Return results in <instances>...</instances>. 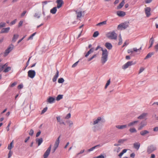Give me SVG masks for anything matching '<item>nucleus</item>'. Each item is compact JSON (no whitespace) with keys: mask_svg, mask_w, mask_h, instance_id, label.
Returning <instances> with one entry per match:
<instances>
[{"mask_svg":"<svg viewBox=\"0 0 158 158\" xmlns=\"http://www.w3.org/2000/svg\"><path fill=\"white\" fill-rule=\"evenodd\" d=\"M31 57H31H29V58H28V60L27 62L26 67H27L28 66V65L29 64L30 60V59Z\"/></svg>","mask_w":158,"mask_h":158,"instance_id":"obj_58","label":"nucleus"},{"mask_svg":"<svg viewBox=\"0 0 158 158\" xmlns=\"http://www.w3.org/2000/svg\"><path fill=\"white\" fill-rule=\"evenodd\" d=\"M144 69V68L143 67H141L140 68V69L139 70V73L140 74L143 72Z\"/></svg>","mask_w":158,"mask_h":158,"instance_id":"obj_51","label":"nucleus"},{"mask_svg":"<svg viewBox=\"0 0 158 158\" xmlns=\"http://www.w3.org/2000/svg\"><path fill=\"white\" fill-rule=\"evenodd\" d=\"M102 120V118L101 117H98L97 119H94L93 122H90V124L91 125H94L92 127V129L94 131H96L98 130V127L95 126V125L98 124Z\"/></svg>","mask_w":158,"mask_h":158,"instance_id":"obj_2","label":"nucleus"},{"mask_svg":"<svg viewBox=\"0 0 158 158\" xmlns=\"http://www.w3.org/2000/svg\"><path fill=\"white\" fill-rule=\"evenodd\" d=\"M23 84H20L18 86V89H19L23 88Z\"/></svg>","mask_w":158,"mask_h":158,"instance_id":"obj_52","label":"nucleus"},{"mask_svg":"<svg viewBox=\"0 0 158 158\" xmlns=\"http://www.w3.org/2000/svg\"><path fill=\"white\" fill-rule=\"evenodd\" d=\"M10 30V27H8L5 28H3L2 29L1 32H0V33H8Z\"/></svg>","mask_w":158,"mask_h":158,"instance_id":"obj_15","label":"nucleus"},{"mask_svg":"<svg viewBox=\"0 0 158 158\" xmlns=\"http://www.w3.org/2000/svg\"><path fill=\"white\" fill-rule=\"evenodd\" d=\"M16 19H15L12 22H11L10 23V24L11 25H13L14 24H15V23H16Z\"/></svg>","mask_w":158,"mask_h":158,"instance_id":"obj_57","label":"nucleus"},{"mask_svg":"<svg viewBox=\"0 0 158 158\" xmlns=\"http://www.w3.org/2000/svg\"><path fill=\"white\" fill-rule=\"evenodd\" d=\"M145 12L147 17H149L151 15V8L149 7H147L144 9Z\"/></svg>","mask_w":158,"mask_h":158,"instance_id":"obj_11","label":"nucleus"},{"mask_svg":"<svg viewBox=\"0 0 158 158\" xmlns=\"http://www.w3.org/2000/svg\"><path fill=\"white\" fill-rule=\"evenodd\" d=\"M153 131H154L156 132L158 131V127H156L154 128Z\"/></svg>","mask_w":158,"mask_h":158,"instance_id":"obj_63","label":"nucleus"},{"mask_svg":"<svg viewBox=\"0 0 158 158\" xmlns=\"http://www.w3.org/2000/svg\"><path fill=\"white\" fill-rule=\"evenodd\" d=\"M17 84V82H14L13 83H12L10 85V86L11 87H13L14 86H15Z\"/></svg>","mask_w":158,"mask_h":158,"instance_id":"obj_59","label":"nucleus"},{"mask_svg":"<svg viewBox=\"0 0 158 158\" xmlns=\"http://www.w3.org/2000/svg\"><path fill=\"white\" fill-rule=\"evenodd\" d=\"M36 34V32H35L32 34L31 35H30L29 38L27 39V40H32L33 39V37Z\"/></svg>","mask_w":158,"mask_h":158,"instance_id":"obj_38","label":"nucleus"},{"mask_svg":"<svg viewBox=\"0 0 158 158\" xmlns=\"http://www.w3.org/2000/svg\"><path fill=\"white\" fill-rule=\"evenodd\" d=\"M154 54V53L153 52H150L148 53L144 58V59L146 60L148 58L151 57Z\"/></svg>","mask_w":158,"mask_h":158,"instance_id":"obj_32","label":"nucleus"},{"mask_svg":"<svg viewBox=\"0 0 158 158\" xmlns=\"http://www.w3.org/2000/svg\"><path fill=\"white\" fill-rule=\"evenodd\" d=\"M55 100V98L50 97L48 99V102L49 103H53Z\"/></svg>","mask_w":158,"mask_h":158,"instance_id":"obj_22","label":"nucleus"},{"mask_svg":"<svg viewBox=\"0 0 158 158\" xmlns=\"http://www.w3.org/2000/svg\"><path fill=\"white\" fill-rule=\"evenodd\" d=\"M64 81V80L63 78H60L58 79V82L59 83H62Z\"/></svg>","mask_w":158,"mask_h":158,"instance_id":"obj_42","label":"nucleus"},{"mask_svg":"<svg viewBox=\"0 0 158 158\" xmlns=\"http://www.w3.org/2000/svg\"><path fill=\"white\" fill-rule=\"evenodd\" d=\"M47 107H45L42 110L41 113L42 114L44 113L45 112H46L47 111Z\"/></svg>","mask_w":158,"mask_h":158,"instance_id":"obj_55","label":"nucleus"},{"mask_svg":"<svg viewBox=\"0 0 158 158\" xmlns=\"http://www.w3.org/2000/svg\"><path fill=\"white\" fill-rule=\"evenodd\" d=\"M135 63H133L132 61H129L124 64L122 67V68L123 69H125L127 68L129 66L132 65H134Z\"/></svg>","mask_w":158,"mask_h":158,"instance_id":"obj_6","label":"nucleus"},{"mask_svg":"<svg viewBox=\"0 0 158 158\" xmlns=\"http://www.w3.org/2000/svg\"><path fill=\"white\" fill-rule=\"evenodd\" d=\"M130 132L131 133H136L137 132V130L134 127L130 128L129 129Z\"/></svg>","mask_w":158,"mask_h":158,"instance_id":"obj_36","label":"nucleus"},{"mask_svg":"<svg viewBox=\"0 0 158 158\" xmlns=\"http://www.w3.org/2000/svg\"><path fill=\"white\" fill-rule=\"evenodd\" d=\"M97 56V55L96 54H94V55H93L91 58H89L88 60V61H91V60H92L93 58H94L95 57H96Z\"/></svg>","mask_w":158,"mask_h":158,"instance_id":"obj_47","label":"nucleus"},{"mask_svg":"<svg viewBox=\"0 0 158 158\" xmlns=\"http://www.w3.org/2000/svg\"><path fill=\"white\" fill-rule=\"evenodd\" d=\"M96 158H104V156L103 155L101 154L99 156H97Z\"/></svg>","mask_w":158,"mask_h":158,"instance_id":"obj_60","label":"nucleus"},{"mask_svg":"<svg viewBox=\"0 0 158 158\" xmlns=\"http://www.w3.org/2000/svg\"><path fill=\"white\" fill-rule=\"evenodd\" d=\"M156 148L155 146L153 145H151L148 147L147 152L149 153H150L156 150Z\"/></svg>","mask_w":158,"mask_h":158,"instance_id":"obj_8","label":"nucleus"},{"mask_svg":"<svg viewBox=\"0 0 158 158\" xmlns=\"http://www.w3.org/2000/svg\"><path fill=\"white\" fill-rule=\"evenodd\" d=\"M121 150V148L120 147H118L116 149L114 150V151H116L117 153H118Z\"/></svg>","mask_w":158,"mask_h":158,"instance_id":"obj_49","label":"nucleus"},{"mask_svg":"<svg viewBox=\"0 0 158 158\" xmlns=\"http://www.w3.org/2000/svg\"><path fill=\"white\" fill-rule=\"evenodd\" d=\"M149 133V132L147 130H143L140 132V134L143 136Z\"/></svg>","mask_w":158,"mask_h":158,"instance_id":"obj_30","label":"nucleus"},{"mask_svg":"<svg viewBox=\"0 0 158 158\" xmlns=\"http://www.w3.org/2000/svg\"><path fill=\"white\" fill-rule=\"evenodd\" d=\"M107 36L111 40H116L117 38V35L114 31L108 33Z\"/></svg>","mask_w":158,"mask_h":158,"instance_id":"obj_3","label":"nucleus"},{"mask_svg":"<svg viewBox=\"0 0 158 158\" xmlns=\"http://www.w3.org/2000/svg\"><path fill=\"white\" fill-rule=\"evenodd\" d=\"M133 50L132 49H128V50H127V52L128 53H131V54H132L133 52Z\"/></svg>","mask_w":158,"mask_h":158,"instance_id":"obj_50","label":"nucleus"},{"mask_svg":"<svg viewBox=\"0 0 158 158\" xmlns=\"http://www.w3.org/2000/svg\"><path fill=\"white\" fill-rule=\"evenodd\" d=\"M34 17L35 18H37L38 19H39L40 17V15L38 13H35L34 14Z\"/></svg>","mask_w":158,"mask_h":158,"instance_id":"obj_44","label":"nucleus"},{"mask_svg":"<svg viewBox=\"0 0 158 158\" xmlns=\"http://www.w3.org/2000/svg\"><path fill=\"white\" fill-rule=\"evenodd\" d=\"M100 147V145H97L94 146L92 147V148L89 149H88V151L89 152L92 151H93L94 149H95L96 148Z\"/></svg>","mask_w":158,"mask_h":158,"instance_id":"obj_25","label":"nucleus"},{"mask_svg":"<svg viewBox=\"0 0 158 158\" xmlns=\"http://www.w3.org/2000/svg\"><path fill=\"white\" fill-rule=\"evenodd\" d=\"M139 122V121L138 120L131 122L128 124V126L129 127L134 126L136 125Z\"/></svg>","mask_w":158,"mask_h":158,"instance_id":"obj_17","label":"nucleus"},{"mask_svg":"<svg viewBox=\"0 0 158 158\" xmlns=\"http://www.w3.org/2000/svg\"><path fill=\"white\" fill-rule=\"evenodd\" d=\"M51 149V145L49 147L44 155V158H46L49 156Z\"/></svg>","mask_w":158,"mask_h":158,"instance_id":"obj_9","label":"nucleus"},{"mask_svg":"<svg viewBox=\"0 0 158 158\" xmlns=\"http://www.w3.org/2000/svg\"><path fill=\"white\" fill-rule=\"evenodd\" d=\"M7 63H6L5 64L3 65L2 66V67L0 68V71L1 72L3 70V69H4V68L5 67L7 66Z\"/></svg>","mask_w":158,"mask_h":158,"instance_id":"obj_46","label":"nucleus"},{"mask_svg":"<svg viewBox=\"0 0 158 158\" xmlns=\"http://www.w3.org/2000/svg\"><path fill=\"white\" fill-rule=\"evenodd\" d=\"M127 150L126 149H123L122 151V152H121L118 155L119 156L121 157L124 153H126L127 152Z\"/></svg>","mask_w":158,"mask_h":158,"instance_id":"obj_35","label":"nucleus"},{"mask_svg":"<svg viewBox=\"0 0 158 158\" xmlns=\"http://www.w3.org/2000/svg\"><path fill=\"white\" fill-rule=\"evenodd\" d=\"M140 143H136L134 144V146L135 148L137 150H138L140 147Z\"/></svg>","mask_w":158,"mask_h":158,"instance_id":"obj_31","label":"nucleus"},{"mask_svg":"<svg viewBox=\"0 0 158 158\" xmlns=\"http://www.w3.org/2000/svg\"><path fill=\"white\" fill-rule=\"evenodd\" d=\"M59 72L58 70H57L56 74L53 77V78L52 81L53 82H54L56 81L57 79L59 76Z\"/></svg>","mask_w":158,"mask_h":158,"instance_id":"obj_21","label":"nucleus"},{"mask_svg":"<svg viewBox=\"0 0 158 158\" xmlns=\"http://www.w3.org/2000/svg\"><path fill=\"white\" fill-rule=\"evenodd\" d=\"M128 26V23H121L119 24L117 28L118 30H122L123 29H125Z\"/></svg>","mask_w":158,"mask_h":158,"instance_id":"obj_5","label":"nucleus"},{"mask_svg":"<svg viewBox=\"0 0 158 158\" xmlns=\"http://www.w3.org/2000/svg\"><path fill=\"white\" fill-rule=\"evenodd\" d=\"M12 154V152H11V151H10L8 154V158H10Z\"/></svg>","mask_w":158,"mask_h":158,"instance_id":"obj_61","label":"nucleus"},{"mask_svg":"<svg viewBox=\"0 0 158 158\" xmlns=\"http://www.w3.org/2000/svg\"><path fill=\"white\" fill-rule=\"evenodd\" d=\"M154 49L156 52L158 51V43L155 46Z\"/></svg>","mask_w":158,"mask_h":158,"instance_id":"obj_48","label":"nucleus"},{"mask_svg":"<svg viewBox=\"0 0 158 158\" xmlns=\"http://www.w3.org/2000/svg\"><path fill=\"white\" fill-rule=\"evenodd\" d=\"M106 24V21H105L101 22H100L97 24V26H101Z\"/></svg>","mask_w":158,"mask_h":158,"instance_id":"obj_33","label":"nucleus"},{"mask_svg":"<svg viewBox=\"0 0 158 158\" xmlns=\"http://www.w3.org/2000/svg\"><path fill=\"white\" fill-rule=\"evenodd\" d=\"M110 79H109L108 80V81L107 82V83H106L105 86V88L106 89L108 86L110 85Z\"/></svg>","mask_w":158,"mask_h":158,"instance_id":"obj_45","label":"nucleus"},{"mask_svg":"<svg viewBox=\"0 0 158 158\" xmlns=\"http://www.w3.org/2000/svg\"><path fill=\"white\" fill-rule=\"evenodd\" d=\"M79 62V61H77L76 62H75L74 64L72 66V67L74 68L75 67L77 64Z\"/></svg>","mask_w":158,"mask_h":158,"instance_id":"obj_56","label":"nucleus"},{"mask_svg":"<svg viewBox=\"0 0 158 158\" xmlns=\"http://www.w3.org/2000/svg\"><path fill=\"white\" fill-rule=\"evenodd\" d=\"M57 121L59 122L60 124H63L65 125V123L63 121H61V118L60 116H58L56 117Z\"/></svg>","mask_w":158,"mask_h":158,"instance_id":"obj_26","label":"nucleus"},{"mask_svg":"<svg viewBox=\"0 0 158 158\" xmlns=\"http://www.w3.org/2000/svg\"><path fill=\"white\" fill-rule=\"evenodd\" d=\"M118 129H123L127 127V125H117L115 126Z\"/></svg>","mask_w":158,"mask_h":158,"instance_id":"obj_19","label":"nucleus"},{"mask_svg":"<svg viewBox=\"0 0 158 158\" xmlns=\"http://www.w3.org/2000/svg\"><path fill=\"white\" fill-rule=\"evenodd\" d=\"M94 48H92L90 49L88 52L85 55V57H87L90 54L94 52Z\"/></svg>","mask_w":158,"mask_h":158,"instance_id":"obj_23","label":"nucleus"},{"mask_svg":"<svg viewBox=\"0 0 158 158\" xmlns=\"http://www.w3.org/2000/svg\"><path fill=\"white\" fill-rule=\"evenodd\" d=\"M11 69V68L10 67H7L3 70V72L5 73H7Z\"/></svg>","mask_w":158,"mask_h":158,"instance_id":"obj_39","label":"nucleus"},{"mask_svg":"<svg viewBox=\"0 0 158 158\" xmlns=\"http://www.w3.org/2000/svg\"><path fill=\"white\" fill-rule=\"evenodd\" d=\"M148 114L147 113H143L138 117V118L140 119H144L147 117Z\"/></svg>","mask_w":158,"mask_h":158,"instance_id":"obj_13","label":"nucleus"},{"mask_svg":"<svg viewBox=\"0 0 158 158\" xmlns=\"http://www.w3.org/2000/svg\"><path fill=\"white\" fill-rule=\"evenodd\" d=\"M13 141H12L10 143V144L8 145V149L9 150H10L13 147Z\"/></svg>","mask_w":158,"mask_h":158,"instance_id":"obj_40","label":"nucleus"},{"mask_svg":"<svg viewBox=\"0 0 158 158\" xmlns=\"http://www.w3.org/2000/svg\"><path fill=\"white\" fill-rule=\"evenodd\" d=\"M50 15H48L46 17H45L44 18V20H47L49 19H50Z\"/></svg>","mask_w":158,"mask_h":158,"instance_id":"obj_64","label":"nucleus"},{"mask_svg":"<svg viewBox=\"0 0 158 158\" xmlns=\"http://www.w3.org/2000/svg\"><path fill=\"white\" fill-rule=\"evenodd\" d=\"M34 133L33 130L31 129L29 132V135L31 136H32L33 135Z\"/></svg>","mask_w":158,"mask_h":158,"instance_id":"obj_53","label":"nucleus"},{"mask_svg":"<svg viewBox=\"0 0 158 158\" xmlns=\"http://www.w3.org/2000/svg\"><path fill=\"white\" fill-rule=\"evenodd\" d=\"M146 125L147 123L146 122L144 121H142L139 124V126L138 128V130H140L142 129Z\"/></svg>","mask_w":158,"mask_h":158,"instance_id":"obj_10","label":"nucleus"},{"mask_svg":"<svg viewBox=\"0 0 158 158\" xmlns=\"http://www.w3.org/2000/svg\"><path fill=\"white\" fill-rule=\"evenodd\" d=\"M6 23L4 22H1L0 23V29L6 26Z\"/></svg>","mask_w":158,"mask_h":158,"instance_id":"obj_43","label":"nucleus"},{"mask_svg":"<svg viewBox=\"0 0 158 158\" xmlns=\"http://www.w3.org/2000/svg\"><path fill=\"white\" fill-rule=\"evenodd\" d=\"M14 45L12 44H11L9 47L6 49L4 53V56H7L9 53L13 49Z\"/></svg>","mask_w":158,"mask_h":158,"instance_id":"obj_4","label":"nucleus"},{"mask_svg":"<svg viewBox=\"0 0 158 158\" xmlns=\"http://www.w3.org/2000/svg\"><path fill=\"white\" fill-rule=\"evenodd\" d=\"M28 76L31 78H33L35 76L36 73L35 70H31L28 71Z\"/></svg>","mask_w":158,"mask_h":158,"instance_id":"obj_7","label":"nucleus"},{"mask_svg":"<svg viewBox=\"0 0 158 158\" xmlns=\"http://www.w3.org/2000/svg\"><path fill=\"white\" fill-rule=\"evenodd\" d=\"M119 42L118 43V45H120L122 44V43L123 40H122V39H119Z\"/></svg>","mask_w":158,"mask_h":158,"instance_id":"obj_62","label":"nucleus"},{"mask_svg":"<svg viewBox=\"0 0 158 158\" xmlns=\"http://www.w3.org/2000/svg\"><path fill=\"white\" fill-rule=\"evenodd\" d=\"M56 2L57 3V6L58 9L62 7L64 4L63 0H57Z\"/></svg>","mask_w":158,"mask_h":158,"instance_id":"obj_12","label":"nucleus"},{"mask_svg":"<svg viewBox=\"0 0 158 158\" xmlns=\"http://www.w3.org/2000/svg\"><path fill=\"white\" fill-rule=\"evenodd\" d=\"M11 124V122L10 121L8 125V126H7V127H6V129H7V131H8L10 129H9V127L10 125Z\"/></svg>","mask_w":158,"mask_h":158,"instance_id":"obj_54","label":"nucleus"},{"mask_svg":"<svg viewBox=\"0 0 158 158\" xmlns=\"http://www.w3.org/2000/svg\"><path fill=\"white\" fill-rule=\"evenodd\" d=\"M154 42V39L153 38V37H152L150 39V40L149 41V42L150 43V45L149 46V48H151Z\"/></svg>","mask_w":158,"mask_h":158,"instance_id":"obj_29","label":"nucleus"},{"mask_svg":"<svg viewBox=\"0 0 158 158\" xmlns=\"http://www.w3.org/2000/svg\"><path fill=\"white\" fill-rule=\"evenodd\" d=\"M99 34V32L97 31H96L94 32L93 35V37H96Z\"/></svg>","mask_w":158,"mask_h":158,"instance_id":"obj_41","label":"nucleus"},{"mask_svg":"<svg viewBox=\"0 0 158 158\" xmlns=\"http://www.w3.org/2000/svg\"><path fill=\"white\" fill-rule=\"evenodd\" d=\"M19 35L18 34H14L12 38V41L13 42H15L18 38Z\"/></svg>","mask_w":158,"mask_h":158,"instance_id":"obj_27","label":"nucleus"},{"mask_svg":"<svg viewBox=\"0 0 158 158\" xmlns=\"http://www.w3.org/2000/svg\"><path fill=\"white\" fill-rule=\"evenodd\" d=\"M76 13L77 14V18H80L81 17L82 14L81 11H79L78 12L76 11Z\"/></svg>","mask_w":158,"mask_h":158,"instance_id":"obj_37","label":"nucleus"},{"mask_svg":"<svg viewBox=\"0 0 158 158\" xmlns=\"http://www.w3.org/2000/svg\"><path fill=\"white\" fill-rule=\"evenodd\" d=\"M35 141L36 143H38V146L40 145L43 142V139L42 138H36L35 139Z\"/></svg>","mask_w":158,"mask_h":158,"instance_id":"obj_16","label":"nucleus"},{"mask_svg":"<svg viewBox=\"0 0 158 158\" xmlns=\"http://www.w3.org/2000/svg\"><path fill=\"white\" fill-rule=\"evenodd\" d=\"M125 3V2L124 1H123L118 6L117 8L118 9H121L124 5Z\"/></svg>","mask_w":158,"mask_h":158,"instance_id":"obj_28","label":"nucleus"},{"mask_svg":"<svg viewBox=\"0 0 158 158\" xmlns=\"http://www.w3.org/2000/svg\"><path fill=\"white\" fill-rule=\"evenodd\" d=\"M60 136L56 139L55 143L54 145V147H55V148H57L58 147L60 143Z\"/></svg>","mask_w":158,"mask_h":158,"instance_id":"obj_18","label":"nucleus"},{"mask_svg":"<svg viewBox=\"0 0 158 158\" xmlns=\"http://www.w3.org/2000/svg\"><path fill=\"white\" fill-rule=\"evenodd\" d=\"M102 52L101 57V62L102 64L103 65L108 60V52L106 49H103L102 48Z\"/></svg>","mask_w":158,"mask_h":158,"instance_id":"obj_1","label":"nucleus"},{"mask_svg":"<svg viewBox=\"0 0 158 158\" xmlns=\"http://www.w3.org/2000/svg\"><path fill=\"white\" fill-rule=\"evenodd\" d=\"M63 97V95L61 94L58 95L56 97V100L57 101H59L62 99Z\"/></svg>","mask_w":158,"mask_h":158,"instance_id":"obj_34","label":"nucleus"},{"mask_svg":"<svg viewBox=\"0 0 158 158\" xmlns=\"http://www.w3.org/2000/svg\"><path fill=\"white\" fill-rule=\"evenodd\" d=\"M117 14L119 17H123L126 15V13L123 11H118L117 12Z\"/></svg>","mask_w":158,"mask_h":158,"instance_id":"obj_14","label":"nucleus"},{"mask_svg":"<svg viewBox=\"0 0 158 158\" xmlns=\"http://www.w3.org/2000/svg\"><path fill=\"white\" fill-rule=\"evenodd\" d=\"M57 6L54 7L50 10V13L53 14H55L57 11Z\"/></svg>","mask_w":158,"mask_h":158,"instance_id":"obj_24","label":"nucleus"},{"mask_svg":"<svg viewBox=\"0 0 158 158\" xmlns=\"http://www.w3.org/2000/svg\"><path fill=\"white\" fill-rule=\"evenodd\" d=\"M105 46L108 49L110 50L112 48V46L111 43L106 42L105 43Z\"/></svg>","mask_w":158,"mask_h":158,"instance_id":"obj_20","label":"nucleus"}]
</instances>
